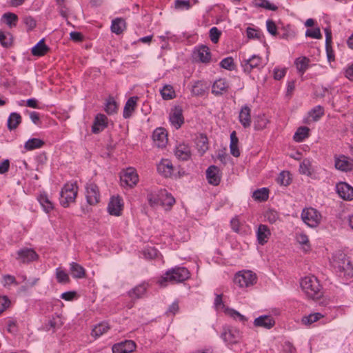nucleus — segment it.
<instances>
[{
	"label": "nucleus",
	"mask_w": 353,
	"mask_h": 353,
	"mask_svg": "<svg viewBox=\"0 0 353 353\" xmlns=\"http://www.w3.org/2000/svg\"><path fill=\"white\" fill-rule=\"evenodd\" d=\"M190 277V272L185 267L176 266L172 268L164 274L161 279L159 281L161 286L167 285V282L171 283H182L188 280Z\"/></svg>",
	"instance_id": "f257e3e1"
},
{
	"label": "nucleus",
	"mask_w": 353,
	"mask_h": 353,
	"mask_svg": "<svg viewBox=\"0 0 353 353\" xmlns=\"http://www.w3.org/2000/svg\"><path fill=\"white\" fill-rule=\"evenodd\" d=\"M301 287L308 298L319 299L322 295V288L319 280L314 276H305L301 281Z\"/></svg>",
	"instance_id": "f03ea898"
},
{
	"label": "nucleus",
	"mask_w": 353,
	"mask_h": 353,
	"mask_svg": "<svg viewBox=\"0 0 353 353\" xmlns=\"http://www.w3.org/2000/svg\"><path fill=\"white\" fill-rule=\"evenodd\" d=\"M333 267L340 277L349 279L353 276V266L344 254H340L334 257Z\"/></svg>",
	"instance_id": "7ed1b4c3"
},
{
	"label": "nucleus",
	"mask_w": 353,
	"mask_h": 353,
	"mask_svg": "<svg viewBox=\"0 0 353 353\" xmlns=\"http://www.w3.org/2000/svg\"><path fill=\"white\" fill-rule=\"evenodd\" d=\"M60 203L64 207H68L70 203L75 201L77 195V186L74 183H66L61 191Z\"/></svg>",
	"instance_id": "20e7f679"
},
{
	"label": "nucleus",
	"mask_w": 353,
	"mask_h": 353,
	"mask_svg": "<svg viewBox=\"0 0 353 353\" xmlns=\"http://www.w3.org/2000/svg\"><path fill=\"white\" fill-rule=\"evenodd\" d=\"M234 282L240 288H248L256 282V276L250 270L239 272L235 274Z\"/></svg>",
	"instance_id": "39448f33"
},
{
	"label": "nucleus",
	"mask_w": 353,
	"mask_h": 353,
	"mask_svg": "<svg viewBox=\"0 0 353 353\" xmlns=\"http://www.w3.org/2000/svg\"><path fill=\"white\" fill-rule=\"evenodd\" d=\"M301 219L308 226L314 228L319 224L321 215L316 209L309 208L302 211Z\"/></svg>",
	"instance_id": "423d86ee"
},
{
	"label": "nucleus",
	"mask_w": 353,
	"mask_h": 353,
	"mask_svg": "<svg viewBox=\"0 0 353 353\" xmlns=\"http://www.w3.org/2000/svg\"><path fill=\"white\" fill-rule=\"evenodd\" d=\"M221 337L228 344H236L240 341L242 337V333L236 327L224 326Z\"/></svg>",
	"instance_id": "0eeeda50"
},
{
	"label": "nucleus",
	"mask_w": 353,
	"mask_h": 353,
	"mask_svg": "<svg viewBox=\"0 0 353 353\" xmlns=\"http://www.w3.org/2000/svg\"><path fill=\"white\" fill-rule=\"evenodd\" d=\"M241 66L243 69V71L248 74L250 73L254 69H259L263 68V64L262 63V59L257 56L253 55L250 58L248 59H243L241 61Z\"/></svg>",
	"instance_id": "6e6552de"
},
{
	"label": "nucleus",
	"mask_w": 353,
	"mask_h": 353,
	"mask_svg": "<svg viewBox=\"0 0 353 353\" xmlns=\"http://www.w3.org/2000/svg\"><path fill=\"white\" fill-rule=\"evenodd\" d=\"M193 59L196 61L203 63H208L211 60V52L210 48L206 46H200L193 51Z\"/></svg>",
	"instance_id": "1a4fd4ad"
},
{
	"label": "nucleus",
	"mask_w": 353,
	"mask_h": 353,
	"mask_svg": "<svg viewBox=\"0 0 353 353\" xmlns=\"http://www.w3.org/2000/svg\"><path fill=\"white\" fill-rule=\"evenodd\" d=\"M16 259L21 263H26L36 261L39 256L36 252L31 248H22L17 251Z\"/></svg>",
	"instance_id": "9d476101"
},
{
	"label": "nucleus",
	"mask_w": 353,
	"mask_h": 353,
	"mask_svg": "<svg viewBox=\"0 0 353 353\" xmlns=\"http://www.w3.org/2000/svg\"><path fill=\"white\" fill-rule=\"evenodd\" d=\"M139 180L138 174L132 168H127L121 176V183L122 185H127L130 188L135 185Z\"/></svg>",
	"instance_id": "9b49d317"
},
{
	"label": "nucleus",
	"mask_w": 353,
	"mask_h": 353,
	"mask_svg": "<svg viewBox=\"0 0 353 353\" xmlns=\"http://www.w3.org/2000/svg\"><path fill=\"white\" fill-rule=\"evenodd\" d=\"M87 202L91 205H96L100 201V193L97 185L93 183H88L86 185Z\"/></svg>",
	"instance_id": "f8f14e48"
},
{
	"label": "nucleus",
	"mask_w": 353,
	"mask_h": 353,
	"mask_svg": "<svg viewBox=\"0 0 353 353\" xmlns=\"http://www.w3.org/2000/svg\"><path fill=\"white\" fill-rule=\"evenodd\" d=\"M336 192L344 200L353 199V188L345 182H339L336 185Z\"/></svg>",
	"instance_id": "ddd939ff"
},
{
	"label": "nucleus",
	"mask_w": 353,
	"mask_h": 353,
	"mask_svg": "<svg viewBox=\"0 0 353 353\" xmlns=\"http://www.w3.org/2000/svg\"><path fill=\"white\" fill-rule=\"evenodd\" d=\"M136 348V343L131 340H125L124 341L114 344L112 350L113 353H130Z\"/></svg>",
	"instance_id": "4468645a"
},
{
	"label": "nucleus",
	"mask_w": 353,
	"mask_h": 353,
	"mask_svg": "<svg viewBox=\"0 0 353 353\" xmlns=\"http://www.w3.org/2000/svg\"><path fill=\"white\" fill-rule=\"evenodd\" d=\"M169 119L176 129L180 128L184 123L182 108L180 106H176L170 114Z\"/></svg>",
	"instance_id": "2eb2a0df"
},
{
	"label": "nucleus",
	"mask_w": 353,
	"mask_h": 353,
	"mask_svg": "<svg viewBox=\"0 0 353 353\" xmlns=\"http://www.w3.org/2000/svg\"><path fill=\"white\" fill-rule=\"evenodd\" d=\"M152 139L157 147L163 148L168 143V134L166 130L163 128H157L153 132Z\"/></svg>",
	"instance_id": "dca6fc26"
},
{
	"label": "nucleus",
	"mask_w": 353,
	"mask_h": 353,
	"mask_svg": "<svg viewBox=\"0 0 353 353\" xmlns=\"http://www.w3.org/2000/svg\"><path fill=\"white\" fill-rule=\"evenodd\" d=\"M123 209V203L119 196H112L108 205V211L111 215L119 216Z\"/></svg>",
	"instance_id": "f3484780"
},
{
	"label": "nucleus",
	"mask_w": 353,
	"mask_h": 353,
	"mask_svg": "<svg viewBox=\"0 0 353 353\" xmlns=\"http://www.w3.org/2000/svg\"><path fill=\"white\" fill-rule=\"evenodd\" d=\"M335 168L343 172H350L353 170V161L347 157L341 155L335 159Z\"/></svg>",
	"instance_id": "a211bd4d"
},
{
	"label": "nucleus",
	"mask_w": 353,
	"mask_h": 353,
	"mask_svg": "<svg viewBox=\"0 0 353 353\" xmlns=\"http://www.w3.org/2000/svg\"><path fill=\"white\" fill-rule=\"evenodd\" d=\"M275 324L274 318L270 315H262L256 318L254 321L255 327H263L265 329L272 328Z\"/></svg>",
	"instance_id": "6ab92c4d"
},
{
	"label": "nucleus",
	"mask_w": 353,
	"mask_h": 353,
	"mask_svg": "<svg viewBox=\"0 0 353 353\" xmlns=\"http://www.w3.org/2000/svg\"><path fill=\"white\" fill-rule=\"evenodd\" d=\"M206 178L208 183L213 185H218L221 181L219 169L215 165H210L206 170Z\"/></svg>",
	"instance_id": "aec40b11"
},
{
	"label": "nucleus",
	"mask_w": 353,
	"mask_h": 353,
	"mask_svg": "<svg viewBox=\"0 0 353 353\" xmlns=\"http://www.w3.org/2000/svg\"><path fill=\"white\" fill-rule=\"evenodd\" d=\"M174 154L177 159L187 161L191 157L190 148L188 144L180 143L176 147Z\"/></svg>",
	"instance_id": "412c9836"
},
{
	"label": "nucleus",
	"mask_w": 353,
	"mask_h": 353,
	"mask_svg": "<svg viewBox=\"0 0 353 353\" xmlns=\"http://www.w3.org/2000/svg\"><path fill=\"white\" fill-rule=\"evenodd\" d=\"M157 170L159 173L163 175L165 177H170L172 174L174 168L172 162L169 159H163L158 164Z\"/></svg>",
	"instance_id": "4be33fe9"
},
{
	"label": "nucleus",
	"mask_w": 353,
	"mask_h": 353,
	"mask_svg": "<svg viewBox=\"0 0 353 353\" xmlns=\"http://www.w3.org/2000/svg\"><path fill=\"white\" fill-rule=\"evenodd\" d=\"M271 235V232L268 227L265 225H259L256 231V236L258 243L260 245H264L266 243Z\"/></svg>",
	"instance_id": "5701e85b"
},
{
	"label": "nucleus",
	"mask_w": 353,
	"mask_h": 353,
	"mask_svg": "<svg viewBox=\"0 0 353 353\" xmlns=\"http://www.w3.org/2000/svg\"><path fill=\"white\" fill-rule=\"evenodd\" d=\"M107 120L108 118L105 115L98 114L92 125V132L97 134L101 132L107 126Z\"/></svg>",
	"instance_id": "b1692460"
},
{
	"label": "nucleus",
	"mask_w": 353,
	"mask_h": 353,
	"mask_svg": "<svg viewBox=\"0 0 353 353\" xmlns=\"http://www.w3.org/2000/svg\"><path fill=\"white\" fill-rule=\"evenodd\" d=\"M137 100V97H132L128 99L125 104L123 112V116L125 119L130 118L132 116L136 108Z\"/></svg>",
	"instance_id": "393cba45"
},
{
	"label": "nucleus",
	"mask_w": 353,
	"mask_h": 353,
	"mask_svg": "<svg viewBox=\"0 0 353 353\" xmlns=\"http://www.w3.org/2000/svg\"><path fill=\"white\" fill-rule=\"evenodd\" d=\"M250 112L251 110L248 105H244L243 107H242L240 111L239 116V121L245 128H247L250 126Z\"/></svg>",
	"instance_id": "a878e982"
},
{
	"label": "nucleus",
	"mask_w": 353,
	"mask_h": 353,
	"mask_svg": "<svg viewBox=\"0 0 353 353\" xmlns=\"http://www.w3.org/2000/svg\"><path fill=\"white\" fill-rule=\"evenodd\" d=\"M148 284L145 283L138 285L128 292V296L132 300H136L142 298L143 296L146 292Z\"/></svg>",
	"instance_id": "bb28decb"
},
{
	"label": "nucleus",
	"mask_w": 353,
	"mask_h": 353,
	"mask_svg": "<svg viewBox=\"0 0 353 353\" xmlns=\"http://www.w3.org/2000/svg\"><path fill=\"white\" fill-rule=\"evenodd\" d=\"M209 85L205 81H197L192 87V93L194 96H203L208 90Z\"/></svg>",
	"instance_id": "cd10ccee"
},
{
	"label": "nucleus",
	"mask_w": 353,
	"mask_h": 353,
	"mask_svg": "<svg viewBox=\"0 0 353 353\" xmlns=\"http://www.w3.org/2000/svg\"><path fill=\"white\" fill-rule=\"evenodd\" d=\"M50 48L46 45L44 39H41L31 50V52L34 56H44L48 51Z\"/></svg>",
	"instance_id": "c85d7f7f"
},
{
	"label": "nucleus",
	"mask_w": 353,
	"mask_h": 353,
	"mask_svg": "<svg viewBox=\"0 0 353 353\" xmlns=\"http://www.w3.org/2000/svg\"><path fill=\"white\" fill-rule=\"evenodd\" d=\"M228 88V84L225 79H220L214 81L212 85V92L216 96L221 95Z\"/></svg>",
	"instance_id": "c756f323"
},
{
	"label": "nucleus",
	"mask_w": 353,
	"mask_h": 353,
	"mask_svg": "<svg viewBox=\"0 0 353 353\" xmlns=\"http://www.w3.org/2000/svg\"><path fill=\"white\" fill-rule=\"evenodd\" d=\"M70 267V273L74 278L82 279L85 277V270L83 266L77 263L72 262Z\"/></svg>",
	"instance_id": "7c9ffc66"
},
{
	"label": "nucleus",
	"mask_w": 353,
	"mask_h": 353,
	"mask_svg": "<svg viewBox=\"0 0 353 353\" xmlns=\"http://www.w3.org/2000/svg\"><path fill=\"white\" fill-rule=\"evenodd\" d=\"M239 139L236 136V133L235 131H233L230 134V153L235 157H238L240 156V151L238 146Z\"/></svg>",
	"instance_id": "2f4dec72"
},
{
	"label": "nucleus",
	"mask_w": 353,
	"mask_h": 353,
	"mask_svg": "<svg viewBox=\"0 0 353 353\" xmlns=\"http://www.w3.org/2000/svg\"><path fill=\"white\" fill-rule=\"evenodd\" d=\"M21 117L19 113L12 112L8 119V128L11 131L15 130L21 123Z\"/></svg>",
	"instance_id": "473e14b6"
},
{
	"label": "nucleus",
	"mask_w": 353,
	"mask_h": 353,
	"mask_svg": "<svg viewBox=\"0 0 353 353\" xmlns=\"http://www.w3.org/2000/svg\"><path fill=\"white\" fill-rule=\"evenodd\" d=\"M125 28V22L121 18H117L112 21L111 30L116 34H120Z\"/></svg>",
	"instance_id": "72a5a7b5"
},
{
	"label": "nucleus",
	"mask_w": 353,
	"mask_h": 353,
	"mask_svg": "<svg viewBox=\"0 0 353 353\" xmlns=\"http://www.w3.org/2000/svg\"><path fill=\"white\" fill-rule=\"evenodd\" d=\"M45 143L40 139L32 138L28 139L24 145V148L28 150H33L34 149L41 148L44 145Z\"/></svg>",
	"instance_id": "f704fd0d"
},
{
	"label": "nucleus",
	"mask_w": 353,
	"mask_h": 353,
	"mask_svg": "<svg viewBox=\"0 0 353 353\" xmlns=\"http://www.w3.org/2000/svg\"><path fill=\"white\" fill-rule=\"evenodd\" d=\"M310 59L305 57L298 58L295 60L294 64L299 72L303 74L309 66Z\"/></svg>",
	"instance_id": "c9c22d12"
},
{
	"label": "nucleus",
	"mask_w": 353,
	"mask_h": 353,
	"mask_svg": "<svg viewBox=\"0 0 353 353\" xmlns=\"http://www.w3.org/2000/svg\"><path fill=\"white\" fill-rule=\"evenodd\" d=\"M110 327L107 323H101L97 325L92 330V336L97 338L105 333Z\"/></svg>",
	"instance_id": "e433bc0d"
},
{
	"label": "nucleus",
	"mask_w": 353,
	"mask_h": 353,
	"mask_svg": "<svg viewBox=\"0 0 353 353\" xmlns=\"http://www.w3.org/2000/svg\"><path fill=\"white\" fill-rule=\"evenodd\" d=\"M309 131L310 130L307 127H299L294 134V140L296 142H301L309 136Z\"/></svg>",
	"instance_id": "4c0bfd02"
},
{
	"label": "nucleus",
	"mask_w": 353,
	"mask_h": 353,
	"mask_svg": "<svg viewBox=\"0 0 353 353\" xmlns=\"http://www.w3.org/2000/svg\"><path fill=\"white\" fill-rule=\"evenodd\" d=\"M299 172L302 174L311 176L312 174L311 161L308 159H304L299 166Z\"/></svg>",
	"instance_id": "58836bf2"
},
{
	"label": "nucleus",
	"mask_w": 353,
	"mask_h": 353,
	"mask_svg": "<svg viewBox=\"0 0 353 353\" xmlns=\"http://www.w3.org/2000/svg\"><path fill=\"white\" fill-rule=\"evenodd\" d=\"M268 189L263 188L253 192L252 197L256 201H265L268 199Z\"/></svg>",
	"instance_id": "ea45409f"
},
{
	"label": "nucleus",
	"mask_w": 353,
	"mask_h": 353,
	"mask_svg": "<svg viewBox=\"0 0 353 353\" xmlns=\"http://www.w3.org/2000/svg\"><path fill=\"white\" fill-rule=\"evenodd\" d=\"M196 144L199 152L202 154L205 152L208 149V141L207 137L201 134L197 138Z\"/></svg>",
	"instance_id": "a19ab883"
},
{
	"label": "nucleus",
	"mask_w": 353,
	"mask_h": 353,
	"mask_svg": "<svg viewBox=\"0 0 353 353\" xmlns=\"http://www.w3.org/2000/svg\"><path fill=\"white\" fill-rule=\"evenodd\" d=\"M2 18L5 19L6 23L10 28L15 27L18 21V17L12 12L4 13Z\"/></svg>",
	"instance_id": "79ce46f5"
},
{
	"label": "nucleus",
	"mask_w": 353,
	"mask_h": 353,
	"mask_svg": "<svg viewBox=\"0 0 353 353\" xmlns=\"http://www.w3.org/2000/svg\"><path fill=\"white\" fill-rule=\"evenodd\" d=\"M309 117L313 121H318L324 114V108L321 105H316L309 112Z\"/></svg>",
	"instance_id": "37998d69"
},
{
	"label": "nucleus",
	"mask_w": 353,
	"mask_h": 353,
	"mask_svg": "<svg viewBox=\"0 0 353 353\" xmlns=\"http://www.w3.org/2000/svg\"><path fill=\"white\" fill-rule=\"evenodd\" d=\"M322 317H323V315L319 312L312 313L303 316L302 318V322L305 325H311L312 323L319 321Z\"/></svg>",
	"instance_id": "c03bdc74"
},
{
	"label": "nucleus",
	"mask_w": 353,
	"mask_h": 353,
	"mask_svg": "<svg viewBox=\"0 0 353 353\" xmlns=\"http://www.w3.org/2000/svg\"><path fill=\"white\" fill-rule=\"evenodd\" d=\"M39 201L41 205L43 206V210L46 212H49L51 210L53 209V204L49 200L48 196L46 194H41L39 197Z\"/></svg>",
	"instance_id": "a18cd8bd"
},
{
	"label": "nucleus",
	"mask_w": 353,
	"mask_h": 353,
	"mask_svg": "<svg viewBox=\"0 0 353 353\" xmlns=\"http://www.w3.org/2000/svg\"><path fill=\"white\" fill-rule=\"evenodd\" d=\"M12 43V37L10 33H5L0 30V43L4 48H9Z\"/></svg>",
	"instance_id": "49530a36"
},
{
	"label": "nucleus",
	"mask_w": 353,
	"mask_h": 353,
	"mask_svg": "<svg viewBox=\"0 0 353 353\" xmlns=\"http://www.w3.org/2000/svg\"><path fill=\"white\" fill-rule=\"evenodd\" d=\"M276 181L281 185H288L291 181L290 172L288 171H282L277 177Z\"/></svg>",
	"instance_id": "de8ad7c7"
},
{
	"label": "nucleus",
	"mask_w": 353,
	"mask_h": 353,
	"mask_svg": "<svg viewBox=\"0 0 353 353\" xmlns=\"http://www.w3.org/2000/svg\"><path fill=\"white\" fill-rule=\"evenodd\" d=\"M296 239L299 244L303 245L304 246L303 249L305 251H307L308 250L310 249V246L309 244V239L306 234L303 233H298L296 234Z\"/></svg>",
	"instance_id": "09e8293b"
},
{
	"label": "nucleus",
	"mask_w": 353,
	"mask_h": 353,
	"mask_svg": "<svg viewBox=\"0 0 353 353\" xmlns=\"http://www.w3.org/2000/svg\"><path fill=\"white\" fill-rule=\"evenodd\" d=\"M256 6L260 8H263L266 10L276 11L278 7L271 3L268 0H255Z\"/></svg>",
	"instance_id": "8fccbe9b"
},
{
	"label": "nucleus",
	"mask_w": 353,
	"mask_h": 353,
	"mask_svg": "<svg viewBox=\"0 0 353 353\" xmlns=\"http://www.w3.org/2000/svg\"><path fill=\"white\" fill-rule=\"evenodd\" d=\"M225 312L228 315H229L230 316L233 318L234 319H238L240 321H241L243 323H245V321H247V318L245 316L241 314L239 312H237L236 310H235L234 309L225 308Z\"/></svg>",
	"instance_id": "3c124183"
},
{
	"label": "nucleus",
	"mask_w": 353,
	"mask_h": 353,
	"mask_svg": "<svg viewBox=\"0 0 353 353\" xmlns=\"http://www.w3.org/2000/svg\"><path fill=\"white\" fill-rule=\"evenodd\" d=\"M117 105L113 98H109L105 105V111L108 114H114L117 112Z\"/></svg>",
	"instance_id": "603ef678"
},
{
	"label": "nucleus",
	"mask_w": 353,
	"mask_h": 353,
	"mask_svg": "<svg viewBox=\"0 0 353 353\" xmlns=\"http://www.w3.org/2000/svg\"><path fill=\"white\" fill-rule=\"evenodd\" d=\"M161 94L163 99L168 100L172 99L174 97V92L172 86L165 85L161 90Z\"/></svg>",
	"instance_id": "864d4df0"
},
{
	"label": "nucleus",
	"mask_w": 353,
	"mask_h": 353,
	"mask_svg": "<svg viewBox=\"0 0 353 353\" xmlns=\"http://www.w3.org/2000/svg\"><path fill=\"white\" fill-rule=\"evenodd\" d=\"M56 277L57 281L61 283H66L70 281L68 274L60 268H57L56 270Z\"/></svg>",
	"instance_id": "5fc2aeb1"
},
{
	"label": "nucleus",
	"mask_w": 353,
	"mask_h": 353,
	"mask_svg": "<svg viewBox=\"0 0 353 353\" xmlns=\"http://www.w3.org/2000/svg\"><path fill=\"white\" fill-rule=\"evenodd\" d=\"M165 196V198L161 201L162 205H166L169 207L172 206L175 203L174 198L171 194L167 192L165 190L161 192V196Z\"/></svg>",
	"instance_id": "6e6d98bb"
},
{
	"label": "nucleus",
	"mask_w": 353,
	"mask_h": 353,
	"mask_svg": "<svg viewBox=\"0 0 353 353\" xmlns=\"http://www.w3.org/2000/svg\"><path fill=\"white\" fill-rule=\"evenodd\" d=\"M158 250L154 248H147L143 251V254L145 259H152L157 256Z\"/></svg>",
	"instance_id": "4d7b16f0"
},
{
	"label": "nucleus",
	"mask_w": 353,
	"mask_h": 353,
	"mask_svg": "<svg viewBox=\"0 0 353 353\" xmlns=\"http://www.w3.org/2000/svg\"><path fill=\"white\" fill-rule=\"evenodd\" d=\"M221 32L216 28L212 27L210 30V38L212 43H216L220 38Z\"/></svg>",
	"instance_id": "13d9d810"
},
{
	"label": "nucleus",
	"mask_w": 353,
	"mask_h": 353,
	"mask_svg": "<svg viewBox=\"0 0 353 353\" xmlns=\"http://www.w3.org/2000/svg\"><path fill=\"white\" fill-rule=\"evenodd\" d=\"M220 66L224 69H227L228 70H232L234 66V60L232 57H228L223 59L220 62Z\"/></svg>",
	"instance_id": "bf43d9fd"
},
{
	"label": "nucleus",
	"mask_w": 353,
	"mask_h": 353,
	"mask_svg": "<svg viewBox=\"0 0 353 353\" xmlns=\"http://www.w3.org/2000/svg\"><path fill=\"white\" fill-rule=\"evenodd\" d=\"M174 7L177 10H189L191 8L190 2L185 0H175Z\"/></svg>",
	"instance_id": "052dcab7"
},
{
	"label": "nucleus",
	"mask_w": 353,
	"mask_h": 353,
	"mask_svg": "<svg viewBox=\"0 0 353 353\" xmlns=\"http://www.w3.org/2000/svg\"><path fill=\"white\" fill-rule=\"evenodd\" d=\"M265 217L270 223H274L279 219V214L274 210H269L265 212Z\"/></svg>",
	"instance_id": "680f3d73"
},
{
	"label": "nucleus",
	"mask_w": 353,
	"mask_h": 353,
	"mask_svg": "<svg viewBox=\"0 0 353 353\" xmlns=\"http://www.w3.org/2000/svg\"><path fill=\"white\" fill-rule=\"evenodd\" d=\"M305 36L314 39H321L322 37L321 30L319 28H314L313 30L307 29L305 32Z\"/></svg>",
	"instance_id": "e2e57ef3"
},
{
	"label": "nucleus",
	"mask_w": 353,
	"mask_h": 353,
	"mask_svg": "<svg viewBox=\"0 0 353 353\" xmlns=\"http://www.w3.org/2000/svg\"><path fill=\"white\" fill-rule=\"evenodd\" d=\"M266 26L267 30L270 34L273 36H276L277 34V27L272 20L268 19L266 21Z\"/></svg>",
	"instance_id": "0e129e2a"
},
{
	"label": "nucleus",
	"mask_w": 353,
	"mask_h": 353,
	"mask_svg": "<svg viewBox=\"0 0 353 353\" xmlns=\"http://www.w3.org/2000/svg\"><path fill=\"white\" fill-rule=\"evenodd\" d=\"M23 21L28 28V30H32L36 27L37 22L35 19L31 16L25 17Z\"/></svg>",
	"instance_id": "69168bd1"
},
{
	"label": "nucleus",
	"mask_w": 353,
	"mask_h": 353,
	"mask_svg": "<svg viewBox=\"0 0 353 353\" xmlns=\"http://www.w3.org/2000/svg\"><path fill=\"white\" fill-rule=\"evenodd\" d=\"M324 30L325 34V48L328 49V48L332 47V31L330 28H326Z\"/></svg>",
	"instance_id": "338daca9"
},
{
	"label": "nucleus",
	"mask_w": 353,
	"mask_h": 353,
	"mask_svg": "<svg viewBox=\"0 0 353 353\" xmlns=\"http://www.w3.org/2000/svg\"><path fill=\"white\" fill-rule=\"evenodd\" d=\"M285 73H286V70L285 68H283V69L274 68V78L276 80H280L285 75Z\"/></svg>",
	"instance_id": "774afa93"
}]
</instances>
